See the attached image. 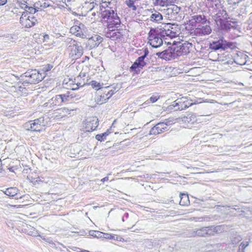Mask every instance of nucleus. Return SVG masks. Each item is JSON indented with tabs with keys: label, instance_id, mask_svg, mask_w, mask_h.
<instances>
[{
	"label": "nucleus",
	"instance_id": "1",
	"mask_svg": "<svg viewBox=\"0 0 252 252\" xmlns=\"http://www.w3.org/2000/svg\"><path fill=\"white\" fill-rule=\"evenodd\" d=\"M176 25L170 23L162 24L160 28H156L157 33H159L164 38L168 36L171 38L176 36Z\"/></svg>",
	"mask_w": 252,
	"mask_h": 252
},
{
	"label": "nucleus",
	"instance_id": "2",
	"mask_svg": "<svg viewBox=\"0 0 252 252\" xmlns=\"http://www.w3.org/2000/svg\"><path fill=\"white\" fill-rule=\"evenodd\" d=\"M46 122L44 117H40L33 121H30L24 125V128L28 130L40 132L44 129Z\"/></svg>",
	"mask_w": 252,
	"mask_h": 252
},
{
	"label": "nucleus",
	"instance_id": "3",
	"mask_svg": "<svg viewBox=\"0 0 252 252\" xmlns=\"http://www.w3.org/2000/svg\"><path fill=\"white\" fill-rule=\"evenodd\" d=\"M66 43L71 48L70 55L73 60L80 58L83 54V48L77 43L75 40L67 38L65 40Z\"/></svg>",
	"mask_w": 252,
	"mask_h": 252
},
{
	"label": "nucleus",
	"instance_id": "4",
	"mask_svg": "<svg viewBox=\"0 0 252 252\" xmlns=\"http://www.w3.org/2000/svg\"><path fill=\"white\" fill-rule=\"evenodd\" d=\"M192 105L186 97H182L173 101L168 106V109L171 111H181Z\"/></svg>",
	"mask_w": 252,
	"mask_h": 252
},
{
	"label": "nucleus",
	"instance_id": "5",
	"mask_svg": "<svg viewBox=\"0 0 252 252\" xmlns=\"http://www.w3.org/2000/svg\"><path fill=\"white\" fill-rule=\"evenodd\" d=\"M101 17L103 19H107L109 24H114L115 28H118L120 25L121 21L117 13L110 8L105 9L101 12Z\"/></svg>",
	"mask_w": 252,
	"mask_h": 252
},
{
	"label": "nucleus",
	"instance_id": "6",
	"mask_svg": "<svg viewBox=\"0 0 252 252\" xmlns=\"http://www.w3.org/2000/svg\"><path fill=\"white\" fill-rule=\"evenodd\" d=\"M235 47V44L232 42H228L225 40L223 37L216 40L213 41L210 43L209 48L214 50L221 49L225 50L227 49H233Z\"/></svg>",
	"mask_w": 252,
	"mask_h": 252
},
{
	"label": "nucleus",
	"instance_id": "7",
	"mask_svg": "<svg viewBox=\"0 0 252 252\" xmlns=\"http://www.w3.org/2000/svg\"><path fill=\"white\" fill-rule=\"evenodd\" d=\"M162 38L159 33H157L156 29H151L149 33V42L154 48H157L162 45Z\"/></svg>",
	"mask_w": 252,
	"mask_h": 252
},
{
	"label": "nucleus",
	"instance_id": "8",
	"mask_svg": "<svg viewBox=\"0 0 252 252\" xmlns=\"http://www.w3.org/2000/svg\"><path fill=\"white\" fill-rule=\"evenodd\" d=\"M178 51V50H177L176 52L175 48L169 47L167 49L162 52L157 53L156 55L158 58L166 61H169L175 59L178 56V54L177 53Z\"/></svg>",
	"mask_w": 252,
	"mask_h": 252
},
{
	"label": "nucleus",
	"instance_id": "9",
	"mask_svg": "<svg viewBox=\"0 0 252 252\" xmlns=\"http://www.w3.org/2000/svg\"><path fill=\"white\" fill-rule=\"evenodd\" d=\"M25 77L28 79L27 81L30 84H36L42 79L41 74L36 70H32L25 73Z\"/></svg>",
	"mask_w": 252,
	"mask_h": 252
},
{
	"label": "nucleus",
	"instance_id": "10",
	"mask_svg": "<svg viewBox=\"0 0 252 252\" xmlns=\"http://www.w3.org/2000/svg\"><path fill=\"white\" fill-rule=\"evenodd\" d=\"M98 125V120L96 117H91L87 119L84 124L85 131L91 132L94 130Z\"/></svg>",
	"mask_w": 252,
	"mask_h": 252
},
{
	"label": "nucleus",
	"instance_id": "11",
	"mask_svg": "<svg viewBox=\"0 0 252 252\" xmlns=\"http://www.w3.org/2000/svg\"><path fill=\"white\" fill-rule=\"evenodd\" d=\"M113 27H115L114 24H109L108 25V29L105 32L106 36L107 38H111L112 39L121 38L123 34L119 30H117V31L115 32L113 29Z\"/></svg>",
	"mask_w": 252,
	"mask_h": 252
},
{
	"label": "nucleus",
	"instance_id": "12",
	"mask_svg": "<svg viewBox=\"0 0 252 252\" xmlns=\"http://www.w3.org/2000/svg\"><path fill=\"white\" fill-rule=\"evenodd\" d=\"M168 130L167 123H158L152 127L150 131L151 135H157L164 132Z\"/></svg>",
	"mask_w": 252,
	"mask_h": 252
},
{
	"label": "nucleus",
	"instance_id": "13",
	"mask_svg": "<svg viewBox=\"0 0 252 252\" xmlns=\"http://www.w3.org/2000/svg\"><path fill=\"white\" fill-rule=\"evenodd\" d=\"M178 119L179 122L185 124L187 126H189V124H194L197 121L196 115L193 113L187 114Z\"/></svg>",
	"mask_w": 252,
	"mask_h": 252
},
{
	"label": "nucleus",
	"instance_id": "14",
	"mask_svg": "<svg viewBox=\"0 0 252 252\" xmlns=\"http://www.w3.org/2000/svg\"><path fill=\"white\" fill-rule=\"evenodd\" d=\"M146 64V63L143 59V57H139L130 67V70L131 71H135L137 73L138 71H140L141 69H142Z\"/></svg>",
	"mask_w": 252,
	"mask_h": 252
},
{
	"label": "nucleus",
	"instance_id": "15",
	"mask_svg": "<svg viewBox=\"0 0 252 252\" xmlns=\"http://www.w3.org/2000/svg\"><path fill=\"white\" fill-rule=\"evenodd\" d=\"M207 237L214 236L216 233H220L223 231V226L221 225H210L206 226Z\"/></svg>",
	"mask_w": 252,
	"mask_h": 252
},
{
	"label": "nucleus",
	"instance_id": "16",
	"mask_svg": "<svg viewBox=\"0 0 252 252\" xmlns=\"http://www.w3.org/2000/svg\"><path fill=\"white\" fill-rule=\"evenodd\" d=\"M102 41L103 38L96 34L89 38L88 44L90 45L91 48H94L98 46Z\"/></svg>",
	"mask_w": 252,
	"mask_h": 252
},
{
	"label": "nucleus",
	"instance_id": "17",
	"mask_svg": "<svg viewBox=\"0 0 252 252\" xmlns=\"http://www.w3.org/2000/svg\"><path fill=\"white\" fill-rule=\"evenodd\" d=\"M180 10V8L177 5H172L166 9V14L168 15V18L174 19Z\"/></svg>",
	"mask_w": 252,
	"mask_h": 252
},
{
	"label": "nucleus",
	"instance_id": "18",
	"mask_svg": "<svg viewBox=\"0 0 252 252\" xmlns=\"http://www.w3.org/2000/svg\"><path fill=\"white\" fill-rule=\"evenodd\" d=\"M18 189L16 188H9L6 189V190L3 192L4 193L10 197H15V198H22L21 196H19L18 195Z\"/></svg>",
	"mask_w": 252,
	"mask_h": 252
},
{
	"label": "nucleus",
	"instance_id": "19",
	"mask_svg": "<svg viewBox=\"0 0 252 252\" xmlns=\"http://www.w3.org/2000/svg\"><path fill=\"white\" fill-rule=\"evenodd\" d=\"M70 32L81 38H85L86 35L83 33L81 26H74L70 29Z\"/></svg>",
	"mask_w": 252,
	"mask_h": 252
},
{
	"label": "nucleus",
	"instance_id": "20",
	"mask_svg": "<svg viewBox=\"0 0 252 252\" xmlns=\"http://www.w3.org/2000/svg\"><path fill=\"white\" fill-rule=\"evenodd\" d=\"M227 16L228 15L225 10H219L218 13L214 16V19L216 24H218V22L220 20V21L224 19H227Z\"/></svg>",
	"mask_w": 252,
	"mask_h": 252
},
{
	"label": "nucleus",
	"instance_id": "21",
	"mask_svg": "<svg viewBox=\"0 0 252 252\" xmlns=\"http://www.w3.org/2000/svg\"><path fill=\"white\" fill-rule=\"evenodd\" d=\"M218 23L217 24L218 26H219L221 30H224L225 31H228L230 29V27H231L230 24L229 23L226 19H224L223 20H220L218 22Z\"/></svg>",
	"mask_w": 252,
	"mask_h": 252
},
{
	"label": "nucleus",
	"instance_id": "22",
	"mask_svg": "<svg viewBox=\"0 0 252 252\" xmlns=\"http://www.w3.org/2000/svg\"><path fill=\"white\" fill-rule=\"evenodd\" d=\"M61 96V99L63 103L70 101L74 98L76 95L71 93V92L67 91L65 94H60Z\"/></svg>",
	"mask_w": 252,
	"mask_h": 252
},
{
	"label": "nucleus",
	"instance_id": "23",
	"mask_svg": "<svg viewBox=\"0 0 252 252\" xmlns=\"http://www.w3.org/2000/svg\"><path fill=\"white\" fill-rule=\"evenodd\" d=\"M211 29L209 25L202 26L201 28H197L195 30V32L197 33H201L203 35L209 34L211 33Z\"/></svg>",
	"mask_w": 252,
	"mask_h": 252
},
{
	"label": "nucleus",
	"instance_id": "24",
	"mask_svg": "<svg viewBox=\"0 0 252 252\" xmlns=\"http://www.w3.org/2000/svg\"><path fill=\"white\" fill-rule=\"evenodd\" d=\"M180 205L182 206H187L189 204V200L188 195L185 193H181L180 194Z\"/></svg>",
	"mask_w": 252,
	"mask_h": 252
},
{
	"label": "nucleus",
	"instance_id": "25",
	"mask_svg": "<svg viewBox=\"0 0 252 252\" xmlns=\"http://www.w3.org/2000/svg\"><path fill=\"white\" fill-rule=\"evenodd\" d=\"M61 98L60 94L55 95L51 99V104L57 106L61 105L63 103Z\"/></svg>",
	"mask_w": 252,
	"mask_h": 252
},
{
	"label": "nucleus",
	"instance_id": "26",
	"mask_svg": "<svg viewBox=\"0 0 252 252\" xmlns=\"http://www.w3.org/2000/svg\"><path fill=\"white\" fill-rule=\"evenodd\" d=\"M150 20L153 22H158L162 20V16L158 12L155 11V13L151 15Z\"/></svg>",
	"mask_w": 252,
	"mask_h": 252
},
{
	"label": "nucleus",
	"instance_id": "27",
	"mask_svg": "<svg viewBox=\"0 0 252 252\" xmlns=\"http://www.w3.org/2000/svg\"><path fill=\"white\" fill-rule=\"evenodd\" d=\"M196 230L197 237H207L206 226L201 227L199 229H196Z\"/></svg>",
	"mask_w": 252,
	"mask_h": 252
},
{
	"label": "nucleus",
	"instance_id": "28",
	"mask_svg": "<svg viewBox=\"0 0 252 252\" xmlns=\"http://www.w3.org/2000/svg\"><path fill=\"white\" fill-rule=\"evenodd\" d=\"M110 133L109 130L108 129L105 132L102 134H98L95 136V138L98 141H102L106 139V136Z\"/></svg>",
	"mask_w": 252,
	"mask_h": 252
},
{
	"label": "nucleus",
	"instance_id": "29",
	"mask_svg": "<svg viewBox=\"0 0 252 252\" xmlns=\"http://www.w3.org/2000/svg\"><path fill=\"white\" fill-rule=\"evenodd\" d=\"M72 156L71 157H75L77 155L79 154V152H80V149L79 147L76 146V145H74L73 146H72L70 149Z\"/></svg>",
	"mask_w": 252,
	"mask_h": 252
},
{
	"label": "nucleus",
	"instance_id": "30",
	"mask_svg": "<svg viewBox=\"0 0 252 252\" xmlns=\"http://www.w3.org/2000/svg\"><path fill=\"white\" fill-rule=\"evenodd\" d=\"M89 233L90 235L94 237H96L97 238H103V233L99 231L90 230Z\"/></svg>",
	"mask_w": 252,
	"mask_h": 252
},
{
	"label": "nucleus",
	"instance_id": "31",
	"mask_svg": "<svg viewBox=\"0 0 252 252\" xmlns=\"http://www.w3.org/2000/svg\"><path fill=\"white\" fill-rule=\"evenodd\" d=\"M185 235L188 237H194L197 236L196 229L189 230L185 232Z\"/></svg>",
	"mask_w": 252,
	"mask_h": 252
},
{
	"label": "nucleus",
	"instance_id": "32",
	"mask_svg": "<svg viewBox=\"0 0 252 252\" xmlns=\"http://www.w3.org/2000/svg\"><path fill=\"white\" fill-rule=\"evenodd\" d=\"M248 241H243L239 246L238 252H245V250L249 246Z\"/></svg>",
	"mask_w": 252,
	"mask_h": 252
},
{
	"label": "nucleus",
	"instance_id": "33",
	"mask_svg": "<svg viewBox=\"0 0 252 252\" xmlns=\"http://www.w3.org/2000/svg\"><path fill=\"white\" fill-rule=\"evenodd\" d=\"M188 43H184L179 46L180 50L182 53L186 54L189 52V47H188Z\"/></svg>",
	"mask_w": 252,
	"mask_h": 252
},
{
	"label": "nucleus",
	"instance_id": "34",
	"mask_svg": "<svg viewBox=\"0 0 252 252\" xmlns=\"http://www.w3.org/2000/svg\"><path fill=\"white\" fill-rule=\"evenodd\" d=\"M90 84L93 89H95L97 91H99L101 89V85L99 83L96 82V81H92L90 82Z\"/></svg>",
	"mask_w": 252,
	"mask_h": 252
},
{
	"label": "nucleus",
	"instance_id": "35",
	"mask_svg": "<svg viewBox=\"0 0 252 252\" xmlns=\"http://www.w3.org/2000/svg\"><path fill=\"white\" fill-rule=\"evenodd\" d=\"M126 3L127 6L132 8V9L134 11L136 10L137 8L136 6L134 5V1L133 0H127L126 1Z\"/></svg>",
	"mask_w": 252,
	"mask_h": 252
},
{
	"label": "nucleus",
	"instance_id": "36",
	"mask_svg": "<svg viewBox=\"0 0 252 252\" xmlns=\"http://www.w3.org/2000/svg\"><path fill=\"white\" fill-rule=\"evenodd\" d=\"M29 17H30V16H28L26 21H25L24 22H23V26H25V27H27V28H30V27L33 26V25L32 23V21H31Z\"/></svg>",
	"mask_w": 252,
	"mask_h": 252
},
{
	"label": "nucleus",
	"instance_id": "37",
	"mask_svg": "<svg viewBox=\"0 0 252 252\" xmlns=\"http://www.w3.org/2000/svg\"><path fill=\"white\" fill-rule=\"evenodd\" d=\"M103 238L107 239H117V235H112L111 234L103 233Z\"/></svg>",
	"mask_w": 252,
	"mask_h": 252
},
{
	"label": "nucleus",
	"instance_id": "38",
	"mask_svg": "<svg viewBox=\"0 0 252 252\" xmlns=\"http://www.w3.org/2000/svg\"><path fill=\"white\" fill-rule=\"evenodd\" d=\"M38 10L36 9L35 7L28 6L27 7V8L25 10V12H26L27 15H28V13L34 14Z\"/></svg>",
	"mask_w": 252,
	"mask_h": 252
},
{
	"label": "nucleus",
	"instance_id": "39",
	"mask_svg": "<svg viewBox=\"0 0 252 252\" xmlns=\"http://www.w3.org/2000/svg\"><path fill=\"white\" fill-rule=\"evenodd\" d=\"M18 3L19 6L22 8L24 9L25 10L27 8L28 5H27V2L26 1L24 0H22L20 1H18Z\"/></svg>",
	"mask_w": 252,
	"mask_h": 252
},
{
	"label": "nucleus",
	"instance_id": "40",
	"mask_svg": "<svg viewBox=\"0 0 252 252\" xmlns=\"http://www.w3.org/2000/svg\"><path fill=\"white\" fill-rule=\"evenodd\" d=\"M191 20L194 21V22L195 23H200L204 20V19L201 15H199L193 16Z\"/></svg>",
	"mask_w": 252,
	"mask_h": 252
},
{
	"label": "nucleus",
	"instance_id": "41",
	"mask_svg": "<svg viewBox=\"0 0 252 252\" xmlns=\"http://www.w3.org/2000/svg\"><path fill=\"white\" fill-rule=\"evenodd\" d=\"M242 239L240 236H236L232 238L231 240V243L233 245H236L241 241Z\"/></svg>",
	"mask_w": 252,
	"mask_h": 252
},
{
	"label": "nucleus",
	"instance_id": "42",
	"mask_svg": "<svg viewBox=\"0 0 252 252\" xmlns=\"http://www.w3.org/2000/svg\"><path fill=\"white\" fill-rule=\"evenodd\" d=\"M108 99V95H106V94H102L100 95V102L101 104L105 103Z\"/></svg>",
	"mask_w": 252,
	"mask_h": 252
},
{
	"label": "nucleus",
	"instance_id": "43",
	"mask_svg": "<svg viewBox=\"0 0 252 252\" xmlns=\"http://www.w3.org/2000/svg\"><path fill=\"white\" fill-rule=\"evenodd\" d=\"M27 12H23L22 15L20 18V22L23 26V22H24L25 21H26L27 17Z\"/></svg>",
	"mask_w": 252,
	"mask_h": 252
},
{
	"label": "nucleus",
	"instance_id": "44",
	"mask_svg": "<svg viewBox=\"0 0 252 252\" xmlns=\"http://www.w3.org/2000/svg\"><path fill=\"white\" fill-rule=\"evenodd\" d=\"M158 98L159 96L158 95H153L149 98V101L152 103H154L156 102L158 99ZM148 101H149V100Z\"/></svg>",
	"mask_w": 252,
	"mask_h": 252
},
{
	"label": "nucleus",
	"instance_id": "45",
	"mask_svg": "<svg viewBox=\"0 0 252 252\" xmlns=\"http://www.w3.org/2000/svg\"><path fill=\"white\" fill-rule=\"evenodd\" d=\"M116 93V91H113V90H109L108 89V91H107V94H106V95H108L109 98L112 96Z\"/></svg>",
	"mask_w": 252,
	"mask_h": 252
},
{
	"label": "nucleus",
	"instance_id": "46",
	"mask_svg": "<svg viewBox=\"0 0 252 252\" xmlns=\"http://www.w3.org/2000/svg\"><path fill=\"white\" fill-rule=\"evenodd\" d=\"M148 54H149V50L147 48H144V55H143L140 57H143V59L144 60H145V58L148 56Z\"/></svg>",
	"mask_w": 252,
	"mask_h": 252
},
{
	"label": "nucleus",
	"instance_id": "47",
	"mask_svg": "<svg viewBox=\"0 0 252 252\" xmlns=\"http://www.w3.org/2000/svg\"><path fill=\"white\" fill-rule=\"evenodd\" d=\"M53 68V65L50 64H48L44 67V70L45 71H50Z\"/></svg>",
	"mask_w": 252,
	"mask_h": 252
},
{
	"label": "nucleus",
	"instance_id": "48",
	"mask_svg": "<svg viewBox=\"0 0 252 252\" xmlns=\"http://www.w3.org/2000/svg\"><path fill=\"white\" fill-rule=\"evenodd\" d=\"M56 36H57V38H59L66 43V42L65 41V40L66 39V38H67L68 37H65L64 36L62 35L60 33L57 34Z\"/></svg>",
	"mask_w": 252,
	"mask_h": 252
},
{
	"label": "nucleus",
	"instance_id": "49",
	"mask_svg": "<svg viewBox=\"0 0 252 252\" xmlns=\"http://www.w3.org/2000/svg\"><path fill=\"white\" fill-rule=\"evenodd\" d=\"M50 38V36L48 34H44L43 38V42H49Z\"/></svg>",
	"mask_w": 252,
	"mask_h": 252
},
{
	"label": "nucleus",
	"instance_id": "50",
	"mask_svg": "<svg viewBox=\"0 0 252 252\" xmlns=\"http://www.w3.org/2000/svg\"><path fill=\"white\" fill-rule=\"evenodd\" d=\"M110 87H107L105 88H101L100 90L99 91V92H102L103 93V94H107V91H108V89H109Z\"/></svg>",
	"mask_w": 252,
	"mask_h": 252
},
{
	"label": "nucleus",
	"instance_id": "51",
	"mask_svg": "<svg viewBox=\"0 0 252 252\" xmlns=\"http://www.w3.org/2000/svg\"><path fill=\"white\" fill-rule=\"evenodd\" d=\"M194 220L196 222H197V221L202 222L205 220V218H204V217L195 218H194Z\"/></svg>",
	"mask_w": 252,
	"mask_h": 252
},
{
	"label": "nucleus",
	"instance_id": "52",
	"mask_svg": "<svg viewBox=\"0 0 252 252\" xmlns=\"http://www.w3.org/2000/svg\"><path fill=\"white\" fill-rule=\"evenodd\" d=\"M33 26L35 25L36 22H37V19L34 16H30L29 17Z\"/></svg>",
	"mask_w": 252,
	"mask_h": 252
},
{
	"label": "nucleus",
	"instance_id": "53",
	"mask_svg": "<svg viewBox=\"0 0 252 252\" xmlns=\"http://www.w3.org/2000/svg\"><path fill=\"white\" fill-rule=\"evenodd\" d=\"M85 85V83H83V84H82L81 83H77L75 86H76V88H73L72 89V90H75L77 89H78L79 87H83L84 86V85Z\"/></svg>",
	"mask_w": 252,
	"mask_h": 252
},
{
	"label": "nucleus",
	"instance_id": "54",
	"mask_svg": "<svg viewBox=\"0 0 252 252\" xmlns=\"http://www.w3.org/2000/svg\"><path fill=\"white\" fill-rule=\"evenodd\" d=\"M249 26L250 29L252 28V13L251 14L249 20Z\"/></svg>",
	"mask_w": 252,
	"mask_h": 252
},
{
	"label": "nucleus",
	"instance_id": "55",
	"mask_svg": "<svg viewBox=\"0 0 252 252\" xmlns=\"http://www.w3.org/2000/svg\"><path fill=\"white\" fill-rule=\"evenodd\" d=\"M129 216V214L128 213H125L124 214V216L122 218V221L123 222H124L125 221V219H127L128 218Z\"/></svg>",
	"mask_w": 252,
	"mask_h": 252
},
{
	"label": "nucleus",
	"instance_id": "56",
	"mask_svg": "<svg viewBox=\"0 0 252 252\" xmlns=\"http://www.w3.org/2000/svg\"><path fill=\"white\" fill-rule=\"evenodd\" d=\"M50 6V4H49L46 2H44L43 4H41V5H40V6L43 8L48 7Z\"/></svg>",
	"mask_w": 252,
	"mask_h": 252
},
{
	"label": "nucleus",
	"instance_id": "57",
	"mask_svg": "<svg viewBox=\"0 0 252 252\" xmlns=\"http://www.w3.org/2000/svg\"><path fill=\"white\" fill-rule=\"evenodd\" d=\"M121 87V85L120 84H117L114 87H113L114 90L113 91H116L117 92Z\"/></svg>",
	"mask_w": 252,
	"mask_h": 252
},
{
	"label": "nucleus",
	"instance_id": "58",
	"mask_svg": "<svg viewBox=\"0 0 252 252\" xmlns=\"http://www.w3.org/2000/svg\"><path fill=\"white\" fill-rule=\"evenodd\" d=\"M7 2V0H0V6L4 5Z\"/></svg>",
	"mask_w": 252,
	"mask_h": 252
},
{
	"label": "nucleus",
	"instance_id": "59",
	"mask_svg": "<svg viewBox=\"0 0 252 252\" xmlns=\"http://www.w3.org/2000/svg\"><path fill=\"white\" fill-rule=\"evenodd\" d=\"M108 180H109L108 177L107 176V177H105L103 178V179H102L101 180V181L104 183V182L107 181Z\"/></svg>",
	"mask_w": 252,
	"mask_h": 252
},
{
	"label": "nucleus",
	"instance_id": "60",
	"mask_svg": "<svg viewBox=\"0 0 252 252\" xmlns=\"http://www.w3.org/2000/svg\"><path fill=\"white\" fill-rule=\"evenodd\" d=\"M134 227V225H133L131 227L129 228V229H131V231H133V232H136V230H139V229H136V230L133 229Z\"/></svg>",
	"mask_w": 252,
	"mask_h": 252
},
{
	"label": "nucleus",
	"instance_id": "61",
	"mask_svg": "<svg viewBox=\"0 0 252 252\" xmlns=\"http://www.w3.org/2000/svg\"><path fill=\"white\" fill-rule=\"evenodd\" d=\"M117 237L118 238L117 239H114L115 240H117V241H122V239L123 238L121 236H119L117 235Z\"/></svg>",
	"mask_w": 252,
	"mask_h": 252
},
{
	"label": "nucleus",
	"instance_id": "62",
	"mask_svg": "<svg viewBox=\"0 0 252 252\" xmlns=\"http://www.w3.org/2000/svg\"><path fill=\"white\" fill-rule=\"evenodd\" d=\"M18 9L17 8H14L13 10H12V12L15 13H17L18 12Z\"/></svg>",
	"mask_w": 252,
	"mask_h": 252
},
{
	"label": "nucleus",
	"instance_id": "63",
	"mask_svg": "<svg viewBox=\"0 0 252 252\" xmlns=\"http://www.w3.org/2000/svg\"><path fill=\"white\" fill-rule=\"evenodd\" d=\"M85 59H87V60H89V58L88 57H87V56H86V57H85Z\"/></svg>",
	"mask_w": 252,
	"mask_h": 252
},
{
	"label": "nucleus",
	"instance_id": "64",
	"mask_svg": "<svg viewBox=\"0 0 252 252\" xmlns=\"http://www.w3.org/2000/svg\"><path fill=\"white\" fill-rule=\"evenodd\" d=\"M0 166H1V159H0Z\"/></svg>",
	"mask_w": 252,
	"mask_h": 252
}]
</instances>
